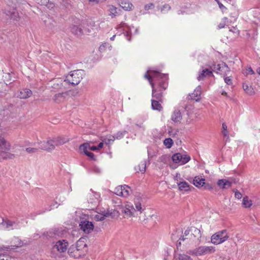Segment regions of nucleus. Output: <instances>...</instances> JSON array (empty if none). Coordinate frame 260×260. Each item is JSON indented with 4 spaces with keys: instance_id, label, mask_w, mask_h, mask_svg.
<instances>
[{
    "instance_id": "1",
    "label": "nucleus",
    "mask_w": 260,
    "mask_h": 260,
    "mask_svg": "<svg viewBox=\"0 0 260 260\" xmlns=\"http://www.w3.org/2000/svg\"><path fill=\"white\" fill-rule=\"evenodd\" d=\"M135 208L131 204H126L122 208V212L124 214L126 217L138 216V212L142 213L143 210L140 200L137 198L135 200Z\"/></svg>"
},
{
    "instance_id": "2",
    "label": "nucleus",
    "mask_w": 260,
    "mask_h": 260,
    "mask_svg": "<svg viewBox=\"0 0 260 260\" xmlns=\"http://www.w3.org/2000/svg\"><path fill=\"white\" fill-rule=\"evenodd\" d=\"M201 238V231L199 229L191 227L189 230H186L181 239L180 240L184 241L186 240H190L192 241H199Z\"/></svg>"
},
{
    "instance_id": "3",
    "label": "nucleus",
    "mask_w": 260,
    "mask_h": 260,
    "mask_svg": "<svg viewBox=\"0 0 260 260\" xmlns=\"http://www.w3.org/2000/svg\"><path fill=\"white\" fill-rule=\"evenodd\" d=\"M82 70H75L71 72V73L66 77V79L64 82L67 81L72 85H76L80 83L82 79Z\"/></svg>"
},
{
    "instance_id": "4",
    "label": "nucleus",
    "mask_w": 260,
    "mask_h": 260,
    "mask_svg": "<svg viewBox=\"0 0 260 260\" xmlns=\"http://www.w3.org/2000/svg\"><path fill=\"white\" fill-rule=\"evenodd\" d=\"M229 238L227 231L223 230L213 234L211 237V241L213 244L217 245L225 242Z\"/></svg>"
},
{
    "instance_id": "5",
    "label": "nucleus",
    "mask_w": 260,
    "mask_h": 260,
    "mask_svg": "<svg viewBox=\"0 0 260 260\" xmlns=\"http://www.w3.org/2000/svg\"><path fill=\"white\" fill-rule=\"evenodd\" d=\"M69 246L68 242L66 240H58L53 243L52 252L57 254L66 251Z\"/></svg>"
},
{
    "instance_id": "6",
    "label": "nucleus",
    "mask_w": 260,
    "mask_h": 260,
    "mask_svg": "<svg viewBox=\"0 0 260 260\" xmlns=\"http://www.w3.org/2000/svg\"><path fill=\"white\" fill-rule=\"evenodd\" d=\"M215 251L213 246H200L192 250H189L188 254L192 255L201 256L208 253H213Z\"/></svg>"
},
{
    "instance_id": "7",
    "label": "nucleus",
    "mask_w": 260,
    "mask_h": 260,
    "mask_svg": "<svg viewBox=\"0 0 260 260\" xmlns=\"http://www.w3.org/2000/svg\"><path fill=\"white\" fill-rule=\"evenodd\" d=\"M172 160L175 163H180V165H184L188 162L190 157L187 155L182 154L180 153L174 154L172 157Z\"/></svg>"
},
{
    "instance_id": "8",
    "label": "nucleus",
    "mask_w": 260,
    "mask_h": 260,
    "mask_svg": "<svg viewBox=\"0 0 260 260\" xmlns=\"http://www.w3.org/2000/svg\"><path fill=\"white\" fill-rule=\"evenodd\" d=\"M38 144L41 145L40 148L50 152L55 149L54 144L53 143L52 139L48 138L46 141H40Z\"/></svg>"
},
{
    "instance_id": "9",
    "label": "nucleus",
    "mask_w": 260,
    "mask_h": 260,
    "mask_svg": "<svg viewBox=\"0 0 260 260\" xmlns=\"http://www.w3.org/2000/svg\"><path fill=\"white\" fill-rule=\"evenodd\" d=\"M79 226L81 230L86 234L91 233L94 228L92 223L86 220L81 221L79 224Z\"/></svg>"
},
{
    "instance_id": "10",
    "label": "nucleus",
    "mask_w": 260,
    "mask_h": 260,
    "mask_svg": "<svg viewBox=\"0 0 260 260\" xmlns=\"http://www.w3.org/2000/svg\"><path fill=\"white\" fill-rule=\"evenodd\" d=\"M0 226H3L5 229H8L12 226H14L15 229H19L20 225L19 221L16 220H11L8 219H3V221L0 223Z\"/></svg>"
},
{
    "instance_id": "11",
    "label": "nucleus",
    "mask_w": 260,
    "mask_h": 260,
    "mask_svg": "<svg viewBox=\"0 0 260 260\" xmlns=\"http://www.w3.org/2000/svg\"><path fill=\"white\" fill-rule=\"evenodd\" d=\"M150 74L151 75H148V73H146L145 74L144 77L145 78L148 79L152 87L154 86V83L151 80L152 77L154 78H163L166 76L165 74H161L155 71H150Z\"/></svg>"
},
{
    "instance_id": "12",
    "label": "nucleus",
    "mask_w": 260,
    "mask_h": 260,
    "mask_svg": "<svg viewBox=\"0 0 260 260\" xmlns=\"http://www.w3.org/2000/svg\"><path fill=\"white\" fill-rule=\"evenodd\" d=\"M11 144L5 138L0 136V154H4L5 151H9L11 149Z\"/></svg>"
},
{
    "instance_id": "13",
    "label": "nucleus",
    "mask_w": 260,
    "mask_h": 260,
    "mask_svg": "<svg viewBox=\"0 0 260 260\" xmlns=\"http://www.w3.org/2000/svg\"><path fill=\"white\" fill-rule=\"evenodd\" d=\"M69 91L55 94L52 98L53 101L56 103L63 102L69 98Z\"/></svg>"
},
{
    "instance_id": "14",
    "label": "nucleus",
    "mask_w": 260,
    "mask_h": 260,
    "mask_svg": "<svg viewBox=\"0 0 260 260\" xmlns=\"http://www.w3.org/2000/svg\"><path fill=\"white\" fill-rule=\"evenodd\" d=\"M63 231L59 229L55 228L51 229L46 233V237L47 238H54L57 239L61 237L63 235Z\"/></svg>"
},
{
    "instance_id": "15",
    "label": "nucleus",
    "mask_w": 260,
    "mask_h": 260,
    "mask_svg": "<svg viewBox=\"0 0 260 260\" xmlns=\"http://www.w3.org/2000/svg\"><path fill=\"white\" fill-rule=\"evenodd\" d=\"M10 246L3 247V249H15L16 248L21 247L23 245V242L18 237H15L11 242Z\"/></svg>"
},
{
    "instance_id": "16",
    "label": "nucleus",
    "mask_w": 260,
    "mask_h": 260,
    "mask_svg": "<svg viewBox=\"0 0 260 260\" xmlns=\"http://www.w3.org/2000/svg\"><path fill=\"white\" fill-rule=\"evenodd\" d=\"M182 119V116L180 110L175 109L172 114L171 120L175 123H180Z\"/></svg>"
},
{
    "instance_id": "17",
    "label": "nucleus",
    "mask_w": 260,
    "mask_h": 260,
    "mask_svg": "<svg viewBox=\"0 0 260 260\" xmlns=\"http://www.w3.org/2000/svg\"><path fill=\"white\" fill-rule=\"evenodd\" d=\"M211 76H213L212 71L209 69H205L199 73L197 79L199 81H201L203 80L206 77Z\"/></svg>"
},
{
    "instance_id": "18",
    "label": "nucleus",
    "mask_w": 260,
    "mask_h": 260,
    "mask_svg": "<svg viewBox=\"0 0 260 260\" xmlns=\"http://www.w3.org/2000/svg\"><path fill=\"white\" fill-rule=\"evenodd\" d=\"M53 143L54 144V147L58 146L68 142L69 140L65 137H54L52 139Z\"/></svg>"
},
{
    "instance_id": "19",
    "label": "nucleus",
    "mask_w": 260,
    "mask_h": 260,
    "mask_svg": "<svg viewBox=\"0 0 260 260\" xmlns=\"http://www.w3.org/2000/svg\"><path fill=\"white\" fill-rule=\"evenodd\" d=\"M108 7V11L110 13L109 15L111 16V17L114 18L120 15L121 10L120 9L116 8L113 5H109Z\"/></svg>"
},
{
    "instance_id": "20",
    "label": "nucleus",
    "mask_w": 260,
    "mask_h": 260,
    "mask_svg": "<svg viewBox=\"0 0 260 260\" xmlns=\"http://www.w3.org/2000/svg\"><path fill=\"white\" fill-rule=\"evenodd\" d=\"M32 93L31 90L27 88H24L21 90L18 94V97L20 99H25L30 97Z\"/></svg>"
},
{
    "instance_id": "21",
    "label": "nucleus",
    "mask_w": 260,
    "mask_h": 260,
    "mask_svg": "<svg viewBox=\"0 0 260 260\" xmlns=\"http://www.w3.org/2000/svg\"><path fill=\"white\" fill-rule=\"evenodd\" d=\"M201 92V86H199L196 88L193 92L190 95V99L197 102L199 101Z\"/></svg>"
},
{
    "instance_id": "22",
    "label": "nucleus",
    "mask_w": 260,
    "mask_h": 260,
    "mask_svg": "<svg viewBox=\"0 0 260 260\" xmlns=\"http://www.w3.org/2000/svg\"><path fill=\"white\" fill-rule=\"evenodd\" d=\"M243 88L245 92L249 95H252L255 93V91L252 85L248 82L243 84Z\"/></svg>"
},
{
    "instance_id": "23",
    "label": "nucleus",
    "mask_w": 260,
    "mask_h": 260,
    "mask_svg": "<svg viewBox=\"0 0 260 260\" xmlns=\"http://www.w3.org/2000/svg\"><path fill=\"white\" fill-rule=\"evenodd\" d=\"M211 68L212 69L211 71H212V72L215 71H222L223 70H224L225 72L230 71L228 66L225 63H223L221 66L219 64H213L212 66L211 67Z\"/></svg>"
},
{
    "instance_id": "24",
    "label": "nucleus",
    "mask_w": 260,
    "mask_h": 260,
    "mask_svg": "<svg viewBox=\"0 0 260 260\" xmlns=\"http://www.w3.org/2000/svg\"><path fill=\"white\" fill-rule=\"evenodd\" d=\"M5 13L11 19L14 20H16L19 17L18 12L13 8L10 10L5 9Z\"/></svg>"
},
{
    "instance_id": "25",
    "label": "nucleus",
    "mask_w": 260,
    "mask_h": 260,
    "mask_svg": "<svg viewBox=\"0 0 260 260\" xmlns=\"http://www.w3.org/2000/svg\"><path fill=\"white\" fill-rule=\"evenodd\" d=\"M217 185L222 189H226L231 186L232 182L226 179H219L217 182Z\"/></svg>"
},
{
    "instance_id": "26",
    "label": "nucleus",
    "mask_w": 260,
    "mask_h": 260,
    "mask_svg": "<svg viewBox=\"0 0 260 260\" xmlns=\"http://www.w3.org/2000/svg\"><path fill=\"white\" fill-rule=\"evenodd\" d=\"M205 179L196 176L193 180V184L197 187H202L204 184Z\"/></svg>"
},
{
    "instance_id": "27",
    "label": "nucleus",
    "mask_w": 260,
    "mask_h": 260,
    "mask_svg": "<svg viewBox=\"0 0 260 260\" xmlns=\"http://www.w3.org/2000/svg\"><path fill=\"white\" fill-rule=\"evenodd\" d=\"M179 189L180 190L188 191L190 190V185L185 181L177 182Z\"/></svg>"
},
{
    "instance_id": "28",
    "label": "nucleus",
    "mask_w": 260,
    "mask_h": 260,
    "mask_svg": "<svg viewBox=\"0 0 260 260\" xmlns=\"http://www.w3.org/2000/svg\"><path fill=\"white\" fill-rule=\"evenodd\" d=\"M152 88V96L153 98L155 99L160 101L162 98V92L160 89L157 90L156 89L154 88V86Z\"/></svg>"
},
{
    "instance_id": "29",
    "label": "nucleus",
    "mask_w": 260,
    "mask_h": 260,
    "mask_svg": "<svg viewBox=\"0 0 260 260\" xmlns=\"http://www.w3.org/2000/svg\"><path fill=\"white\" fill-rule=\"evenodd\" d=\"M64 81H62L60 79H55L52 81V87L54 89H60L62 86Z\"/></svg>"
},
{
    "instance_id": "30",
    "label": "nucleus",
    "mask_w": 260,
    "mask_h": 260,
    "mask_svg": "<svg viewBox=\"0 0 260 260\" xmlns=\"http://www.w3.org/2000/svg\"><path fill=\"white\" fill-rule=\"evenodd\" d=\"M121 187H122V197H127L130 195V194L132 193V189L130 188V187L126 185H121Z\"/></svg>"
},
{
    "instance_id": "31",
    "label": "nucleus",
    "mask_w": 260,
    "mask_h": 260,
    "mask_svg": "<svg viewBox=\"0 0 260 260\" xmlns=\"http://www.w3.org/2000/svg\"><path fill=\"white\" fill-rule=\"evenodd\" d=\"M120 6L125 11H130L133 9L134 6L129 2H121Z\"/></svg>"
},
{
    "instance_id": "32",
    "label": "nucleus",
    "mask_w": 260,
    "mask_h": 260,
    "mask_svg": "<svg viewBox=\"0 0 260 260\" xmlns=\"http://www.w3.org/2000/svg\"><path fill=\"white\" fill-rule=\"evenodd\" d=\"M119 214L118 211L115 210H111L105 213L106 217H110L112 218L118 217Z\"/></svg>"
},
{
    "instance_id": "33",
    "label": "nucleus",
    "mask_w": 260,
    "mask_h": 260,
    "mask_svg": "<svg viewBox=\"0 0 260 260\" xmlns=\"http://www.w3.org/2000/svg\"><path fill=\"white\" fill-rule=\"evenodd\" d=\"M151 107L153 110H158L159 111H161L162 109L161 105L158 101L155 100H151Z\"/></svg>"
},
{
    "instance_id": "34",
    "label": "nucleus",
    "mask_w": 260,
    "mask_h": 260,
    "mask_svg": "<svg viewBox=\"0 0 260 260\" xmlns=\"http://www.w3.org/2000/svg\"><path fill=\"white\" fill-rule=\"evenodd\" d=\"M146 166V162L142 161L140 164L138 165V166L135 167V170L137 171V172H140L142 173H144L145 172Z\"/></svg>"
},
{
    "instance_id": "35",
    "label": "nucleus",
    "mask_w": 260,
    "mask_h": 260,
    "mask_svg": "<svg viewBox=\"0 0 260 260\" xmlns=\"http://www.w3.org/2000/svg\"><path fill=\"white\" fill-rule=\"evenodd\" d=\"M92 142H87V143H85L82 145H81L79 147V149L81 151V152H83V151H88L89 150H90V148H91V146H90V143H91Z\"/></svg>"
},
{
    "instance_id": "36",
    "label": "nucleus",
    "mask_w": 260,
    "mask_h": 260,
    "mask_svg": "<svg viewBox=\"0 0 260 260\" xmlns=\"http://www.w3.org/2000/svg\"><path fill=\"white\" fill-rule=\"evenodd\" d=\"M71 31L73 34L77 36H80L82 34V30L77 26L73 25L71 27Z\"/></svg>"
},
{
    "instance_id": "37",
    "label": "nucleus",
    "mask_w": 260,
    "mask_h": 260,
    "mask_svg": "<svg viewBox=\"0 0 260 260\" xmlns=\"http://www.w3.org/2000/svg\"><path fill=\"white\" fill-rule=\"evenodd\" d=\"M242 204L245 208H249L252 205L251 200H248V197H244Z\"/></svg>"
},
{
    "instance_id": "38",
    "label": "nucleus",
    "mask_w": 260,
    "mask_h": 260,
    "mask_svg": "<svg viewBox=\"0 0 260 260\" xmlns=\"http://www.w3.org/2000/svg\"><path fill=\"white\" fill-rule=\"evenodd\" d=\"M5 154H0V158L2 159H13L15 157V155L14 154H12L9 153L8 151H5L4 152Z\"/></svg>"
},
{
    "instance_id": "39",
    "label": "nucleus",
    "mask_w": 260,
    "mask_h": 260,
    "mask_svg": "<svg viewBox=\"0 0 260 260\" xmlns=\"http://www.w3.org/2000/svg\"><path fill=\"white\" fill-rule=\"evenodd\" d=\"M3 79L5 84H10L11 80V74L10 73H4L3 76Z\"/></svg>"
},
{
    "instance_id": "40",
    "label": "nucleus",
    "mask_w": 260,
    "mask_h": 260,
    "mask_svg": "<svg viewBox=\"0 0 260 260\" xmlns=\"http://www.w3.org/2000/svg\"><path fill=\"white\" fill-rule=\"evenodd\" d=\"M115 140V136L113 135H110L108 138H106L102 140V141H103L105 144L108 145L111 144V142H113Z\"/></svg>"
},
{
    "instance_id": "41",
    "label": "nucleus",
    "mask_w": 260,
    "mask_h": 260,
    "mask_svg": "<svg viewBox=\"0 0 260 260\" xmlns=\"http://www.w3.org/2000/svg\"><path fill=\"white\" fill-rule=\"evenodd\" d=\"M41 3L42 5H45L49 9H52L54 7V4L52 2H49V1H47V0H41Z\"/></svg>"
},
{
    "instance_id": "42",
    "label": "nucleus",
    "mask_w": 260,
    "mask_h": 260,
    "mask_svg": "<svg viewBox=\"0 0 260 260\" xmlns=\"http://www.w3.org/2000/svg\"><path fill=\"white\" fill-rule=\"evenodd\" d=\"M127 133V132L126 131H123L122 132H118L115 135V139H122L125 135H126Z\"/></svg>"
},
{
    "instance_id": "43",
    "label": "nucleus",
    "mask_w": 260,
    "mask_h": 260,
    "mask_svg": "<svg viewBox=\"0 0 260 260\" xmlns=\"http://www.w3.org/2000/svg\"><path fill=\"white\" fill-rule=\"evenodd\" d=\"M173 140L171 138H166L164 141V145L168 148H170L173 145Z\"/></svg>"
},
{
    "instance_id": "44",
    "label": "nucleus",
    "mask_w": 260,
    "mask_h": 260,
    "mask_svg": "<svg viewBox=\"0 0 260 260\" xmlns=\"http://www.w3.org/2000/svg\"><path fill=\"white\" fill-rule=\"evenodd\" d=\"M178 260H192L190 256L184 254H178Z\"/></svg>"
},
{
    "instance_id": "45",
    "label": "nucleus",
    "mask_w": 260,
    "mask_h": 260,
    "mask_svg": "<svg viewBox=\"0 0 260 260\" xmlns=\"http://www.w3.org/2000/svg\"><path fill=\"white\" fill-rule=\"evenodd\" d=\"M122 187L118 186L116 187L114 189V193L117 196L122 197Z\"/></svg>"
},
{
    "instance_id": "46",
    "label": "nucleus",
    "mask_w": 260,
    "mask_h": 260,
    "mask_svg": "<svg viewBox=\"0 0 260 260\" xmlns=\"http://www.w3.org/2000/svg\"><path fill=\"white\" fill-rule=\"evenodd\" d=\"M228 22V18L226 17L223 18L221 21L218 24V27L219 28H222L224 27V26Z\"/></svg>"
},
{
    "instance_id": "47",
    "label": "nucleus",
    "mask_w": 260,
    "mask_h": 260,
    "mask_svg": "<svg viewBox=\"0 0 260 260\" xmlns=\"http://www.w3.org/2000/svg\"><path fill=\"white\" fill-rule=\"evenodd\" d=\"M105 217H106L105 216V214H96L94 216V219L96 221H102L105 219Z\"/></svg>"
},
{
    "instance_id": "48",
    "label": "nucleus",
    "mask_w": 260,
    "mask_h": 260,
    "mask_svg": "<svg viewBox=\"0 0 260 260\" xmlns=\"http://www.w3.org/2000/svg\"><path fill=\"white\" fill-rule=\"evenodd\" d=\"M38 151L37 148H26V151L28 153H35Z\"/></svg>"
},
{
    "instance_id": "49",
    "label": "nucleus",
    "mask_w": 260,
    "mask_h": 260,
    "mask_svg": "<svg viewBox=\"0 0 260 260\" xmlns=\"http://www.w3.org/2000/svg\"><path fill=\"white\" fill-rule=\"evenodd\" d=\"M52 20L48 18L47 20H44V22L46 24V25H47L49 28H51L52 26L53 25L52 23Z\"/></svg>"
},
{
    "instance_id": "50",
    "label": "nucleus",
    "mask_w": 260,
    "mask_h": 260,
    "mask_svg": "<svg viewBox=\"0 0 260 260\" xmlns=\"http://www.w3.org/2000/svg\"><path fill=\"white\" fill-rule=\"evenodd\" d=\"M171 9V7L169 4L164 5L161 8V11H168Z\"/></svg>"
},
{
    "instance_id": "51",
    "label": "nucleus",
    "mask_w": 260,
    "mask_h": 260,
    "mask_svg": "<svg viewBox=\"0 0 260 260\" xmlns=\"http://www.w3.org/2000/svg\"><path fill=\"white\" fill-rule=\"evenodd\" d=\"M203 187L204 189H208V190H211L213 187L212 185L209 183H206L205 182H204V184L202 186Z\"/></svg>"
},
{
    "instance_id": "52",
    "label": "nucleus",
    "mask_w": 260,
    "mask_h": 260,
    "mask_svg": "<svg viewBox=\"0 0 260 260\" xmlns=\"http://www.w3.org/2000/svg\"><path fill=\"white\" fill-rule=\"evenodd\" d=\"M87 156H88L90 158L94 159V155L93 153L89 152V151H83Z\"/></svg>"
},
{
    "instance_id": "53",
    "label": "nucleus",
    "mask_w": 260,
    "mask_h": 260,
    "mask_svg": "<svg viewBox=\"0 0 260 260\" xmlns=\"http://www.w3.org/2000/svg\"><path fill=\"white\" fill-rule=\"evenodd\" d=\"M224 82L228 85H232V80L230 77H226L224 79Z\"/></svg>"
},
{
    "instance_id": "54",
    "label": "nucleus",
    "mask_w": 260,
    "mask_h": 260,
    "mask_svg": "<svg viewBox=\"0 0 260 260\" xmlns=\"http://www.w3.org/2000/svg\"><path fill=\"white\" fill-rule=\"evenodd\" d=\"M254 73L251 67H249L248 69L246 70V71L244 72V74L246 75L248 74H253Z\"/></svg>"
},
{
    "instance_id": "55",
    "label": "nucleus",
    "mask_w": 260,
    "mask_h": 260,
    "mask_svg": "<svg viewBox=\"0 0 260 260\" xmlns=\"http://www.w3.org/2000/svg\"><path fill=\"white\" fill-rule=\"evenodd\" d=\"M1 260H10L11 258L9 257L8 255L4 254H0Z\"/></svg>"
},
{
    "instance_id": "56",
    "label": "nucleus",
    "mask_w": 260,
    "mask_h": 260,
    "mask_svg": "<svg viewBox=\"0 0 260 260\" xmlns=\"http://www.w3.org/2000/svg\"><path fill=\"white\" fill-rule=\"evenodd\" d=\"M235 196L237 199H240L242 195L238 190H236L235 192Z\"/></svg>"
},
{
    "instance_id": "57",
    "label": "nucleus",
    "mask_w": 260,
    "mask_h": 260,
    "mask_svg": "<svg viewBox=\"0 0 260 260\" xmlns=\"http://www.w3.org/2000/svg\"><path fill=\"white\" fill-rule=\"evenodd\" d=\"M222 134L224 137L226 138V141L229 140V133L228 131H222Z\"/></svg>"
},
{
    "instance_id": "58",
    "label": "nucleus",
    "mask_w": 260,
    "mask_h": 260,
    "mask_svg": "<svg viewBox=\"0 0 260 260\" xmlns=\"http://www.w3.org/2000/svg\"><path fill=\"white\" fill-rule=\"evenodd\" d=\"M218 4L219 5V7L221 10L223 11L224 9H226V8L219 2H218Z\"/></svg>"
},
{
    "instance_id": "59",
    "label": "nucleus",
    "mask_w": 260,
    "mask_h": 260,
    "mask_svg": "<svg viewBox=\"0 0 260 260\" xmlns=\"http://www.w3.org/2000/svg\"><path fill=\"white\" fill-rule=\"evenodd\" d=\"M104 142L103 141L102 142H101L99 144L98 146H97V148L98 150L100 149L103 147Z\"/></svg>"
},
{
    "instance_id": "60",
    "label": "nucleus",
    "mask_w": 260,
    "mask_h": 260,
    "mask_svg": "<svg viewBox=\"0 0 260 260\" xmlns=\"http://www.w3.org/2000/svg\"><path fill=\"white\" fill-rule=\"evenodd\" d=\"M177 232H178V230H177V231H176L175 232V234L173 233V234H172V239H173V240H175V239H176V238L178 237V236H177V237H176V238L175 237V235L177 233Z\"/></svg>"
},
{
    "instance_id": "61",
    "label": "nucleus",
    "mask_w": 260,
    "mask_h": 260,
    "mask_svg": "<svg viewBox=\"0 0 260 260\" xmlns=\"http://www.w3.org/2000/svg\"><path fill=\"white\" fill-rule=\"evenodd\" d=\"M82 242L81 241H80V240H79V241H78L76 243V249L78 251L79 250V249L78 248V245L80 244V243Z\"/></svg>"
},
{
    "instance_id": "62",
    "label": "nucleus",
    "mask_w": 260,
    "mask_h": 260,
    "mask_svg": "<svg viewBox=\"0 0 260 260\" xmlns=\"http://www.w3.org/2000/svg\"><path fill=\"white\" fill-rule=\"evenodd\" d=\"M222 129H223L222 131H228L227 130V126H226V125L224 123H222Z\"/></svg>"
},
{
    "instance_id": "63",
    "label": "nucleus",
    "mask_w": 260,
    "mask_h": 260,
    "mask_svg": "<svg viewBox=\"0 0 260 260\" xmlns=\"http://www.w3.org/2000/svg\"><path fill=\"white\" fill-rule=\"evenodd\" d=\"M90 150L92 151H97L98 150V149L97 148V146H92L90 148Z\"/></svg>"
},
{
    "instance_id": "64",
    "label": "nucleus",
    "mask_w": 260,
    "mask_h": 260,
    "mask_svg": "<svg viewBox=\"0 0 260 260\" xmlns=\"http://www.w3.org/2000/svg\"><path fill=\"white\" fill-rule=\"evenodd\" d=\"M71 249L70 248V249H69V251H68V252H69V253H70V255L71 256H75V255H74V254H72V252H71V251H71Z\"/></svg>"
}]
</instances>
